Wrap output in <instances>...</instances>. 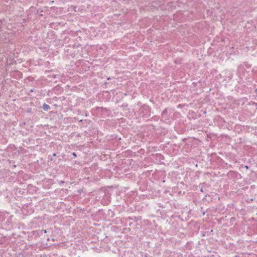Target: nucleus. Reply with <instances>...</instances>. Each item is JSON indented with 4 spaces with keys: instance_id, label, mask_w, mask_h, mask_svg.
I'll return each mask as SVG.
<instances>
[{
    "instance_id": "obj_1",
    "label": "nucleus",
    "mask_w": 257,
    "mask_h": 257,
    "mask_svg": "<svg viewBox=\"0 0 257 257\" xmlns=\"http://www.w3.org/2000/svg\"><path fill=\"white\" fill-rule=\"evenodd\" d=\"M43 108H44V109L45 110H48V109L49 108V106L48 105H47V104H45L43 105Z\"/></svg>"
}]
</instances>
